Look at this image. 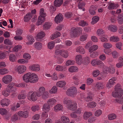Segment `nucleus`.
Wrapping results in <instances>:
<instances>
[{
    "label": "nucleus",
    "instance_id": "nucleus-53",
    "mask_svg": "<svg viewBox=\"0 0 123 123\" xmlns=\"http://www.w3.org/2000/svg\"><path fill=\"white\" fill-rule=\"evenodd\" d=\"M4 42L5 44L8 45H11L12 43V40L7 38L5 39Z\"/></svg>",
    "mask_w": 123,
    "mask_h": 123
},
{
    "label": "nucleus",
    "instance_id": "nucleus-11",
    "mask_svg": "<svg viewBox=\"0 0 123 123\" xmlns=\"http://www.w3.org/2000/svg\"><path fill=\"white\" fill-rule=\"evenodd\" d=\"M104 71L105 73H110L113 74L115 71L114 67L113 66H111L109 67H106L104 69Z\"/></svg>",
    "mask_w": 123,
    "mask_h": 123
},
{
    "label": "nucleus",
    "instance_id": "nucleus-27",
    "mask_svg": "<svg viewBox=\"0 0 123 123\" xmlns=\"http://www.w3.org/2000/svg\"><path fill=\"white\" fill-rule=\"evenodd\" d=\"M63 0H55L54 2V5L55 6L59 7L62 4Z\"/></svg>",
    "mask_w": 123,
    "mask_h": 123
},
{
    "label": "nucleus",
    "instance_id": "nucleus-49",
    "mask_svg": "<svg viewBox=\"0 0 123 123\" xmlns=\"http://www.w3.org/2000/svg\"><path fill=\"white\" fill-rule=\"evenodd\" d=\"M64 68L63 66H61L58 65H57L55 68V69L58 71H61L64 69Z\"/></svg>",
    "mask_w": 123,
    "mask_h": 123
},
{
    "label": "nucleus",
    "instance_id": "nucleus-50",
    "mask_svg": "<svg viewBox=\"0 0 123 123\" xmlns=\"http://www.w3.org/2000/svg\"><path fill=\"white\" fill-rule=\"evenodd\" d=\"M55 43L53 42H51L48 43V48L50 49H52L54 47Z\"/></svg>",
    "mask_w": 123,
    "mask_h": 123
},
{
    "label": "nucleus",
    "instance_id": "nucleus-1",
    "mask_svg": "<svg viewBox=\"0 0 123 123\" xmlns=\"http://www.w3.org/2000/svg\"><path fill=\"white\" fill-rule=\"evenodd\" d=\"M121 85L118 84L115 87V91L112 92V96L114 97H117L116 99L117 103L122 104L123 103V90L121 88Z\"/></svg>",
    "mask_w": 123,
    "mask_h": 123
},
{
    "label": "nucleus",
    "instance_id": "nucleus-36",
    "mask_svg": "<svg viewBox=\"0 0 123 123\" xmlns=\"http://www.w3.org/2000/svg\"><path fill=\"white\" fill-rule=\"evenodd\" d=\"M111 41L116 42L119 40V38L117 36H113L111 37L110 38Z\"/></svg>",
    "mask_w": 123,
    "mask_h": 123
},
{
    "label": "nucleus",
    "instance_id": "nucleus-56",
    "mask_svg": "<svg viewBox=\"0 0 123 123\" xmlns=\"http://www.w3.org/2000/svg\"><path fill=\"white\" fill-rule=\"evenodd\" d=\"M108 118L110 120L114 119L116 118V116L114 114H111L108 115Z\"/></svg>",
    "mask_w": 123,
    "mask_h": 123
},
{
    "label": "nucleus",
    "instance_id": "nucleus-39",
    "mask_svg": "<svg viewBox=\"0 0 123 123\" xmlns=\"http://www.w3.org/2000/svg\"><path fill=\"white\" fill-rule=\"evenodd\" d=\"M61 35L60 33L59 32H56L53 34L51 37V39H53L55 38L59 37Z\"/></svg>",
    "mask_w": 123,
    "mask_h": 123
},
{
    "label": "nucleus",
    "instance_id": "nucleus-57",
    "mask_svg": "<svg viewBox=\"0 0 123 123\" xmlns=\"http://www.w3.org/2000/svg\"><path fill=\"white\" fill-rule=\"evenodd\" d=\"M8 71L5 68L0 69V74H4L8 73Z\"/></svg>",
    "mask_w": 123,
    "mask_h": 123
},
{
    "label": "nucleus",
    "instance_id": "nucleus-63",
    "mask_svg": "<svg viewBox=\"0 0 123 123\" xmlns=\"http://www.w3.org/2000/svg\"><path fill=\"white\" fill-rule=\"evenodd\" d=\"M26 95L25 93L19 94L18 96V99H24L26 97Z\"/></svg>",
    "mask_w": 123,
    "mask_h": 123
},
{
    "label": "nucleus",
    "instance_id": "nucleus-34",
    "mask_svg": "<svg viewBox=\"0 0 123 123\" xmlns=\"http://www.w3.org/2000/svg\"><path fill=\"white\" fill-rule=\"evenodd\" d=\"M78 68L75 66H73L70 67L68 69L69 71L70 72H76L78 71Z\"/></svg>",
    "mask_w": 123,
    "mask_h": 123
},
{
    "label": "nucleus",
    "instance_id": "nucleus-61",
    "mask_svg": "<svg viewBox=\"0 0 123 123\" xmlns=\"http://www.w3.org/2000/svg\"><path fill=\"white\" fill-rule=\"evenodd\" d=\"M7 112V111L5 109L2 108L0 109V113L1 115H6Z\"/></svg>",
    "mask_w": 123,
    "mask_h": 123
},
{
    "label": "nucleus",
    "instance_id": "nucleus-28",
    "mask_svg": "<svg viewBox=\"0 0 123 123\" xmlns=\"http://www.w3.org/2000/svg\"><path fill=\"white\" fill-rule=\"evenodd\" d=\"M39 91L37 92L38 97H40L41 96L42 94L44 92L46 91L45 88L43 87H40L39 89Z\"/></svg>",
    "mask_w": 123,
    "mask_h": 123
},
{
    "label": "nucleus",
    "instance_id": "nucleus-18",
    "mask_svg": "<svg viewBox=\"0 0 123 123\" xmlns=\"http://www.w3.org/2000/svg\"><path fill=\"white\" fill-rule=\"evenodd\" d=\"M26 69V67L24 65L19 66L18 68V71L19 73L21 74L25 72Z\"/></svg>",
    "mask_w": 123,
    "mask_h": 123
},
{
    "label": "nucleus",
    "instance_id": "nucleus-2",
    "mask_svg": "<svg viewBox=\"0 0 123 123\" xmlns=\"http://www.w3.org/2000/svg\"><path fill=\"white\" fill-rule=\"evenodd\" d=\"M23 80L26 82L34 83L38 80L37 76L34 73H28L25 74L23 76Z\"/></svg>",
    "mask_w": 123,
    "mask_h": 123
},
{
    "label": "nucleus",
    "instance_id": "nucleus-25",
    "mask_svg": "<svg viewBox=\"0 0 123 123\" xmlns=\"http://www.w3.org/2000/svg\"><path fill=\"white\" fill-rule=\"evenodd\" d=\"M56 101L54 98H51L48 100L47 101L48 104L49 106H52L55 104Z\"/></svg>",
    "mask_w": 123,
    "mask_h": 123
},
{
    "label": "nucleus",
    "instance_id": "nucleus-23",
    "mask_svg": "<svg viewBox=\"0 0 123 123\" xmlns=\"http://www.w3.org/2000/svg\"><path fill=\"white\" fill-rule=\"evenodd\" d=\"M118 6V5L117 4H115L114 3H111L108 6V8L109 10H112L115 9Z\"/></svg>",
    "mask_w": 123,
    "mask_h": 123
},
{
    "label": "nucleus",
    "instance_id": "nucleus-58",
    "mask_svg": "<svg viewBox=\"0 0 123 123\" xmlns=\"http://www.w3.org/2000/svg\"><path fill=\"white\" fill-rule=\"evenodd\" d=\"M64 61V59L63 58L61 57H60L58 58L56 60V63L61 64Z\"/></svg>",
    "mask_w": 123,
    "mask_h": 123
},
{
    "label": "nucleus",
    "instance_id": "nucleus-3",
    "mask_svg": "<svg viewBox=\"0 0 123 123\" xmlns=\"http://www.w3.org/2000/svg\"><path fill=\"white\" fill-rule=\"evenodd\" d=\"M63 102L64 104L66 105L67 108L69 110L74 111L77 108V104L71 99L65 98L63 100Z\"/></svg>",
    "mask_w": 123,
    "mask_h": 123
},
{
    "label": "nucleus",
    "instance_id": "nucleus-13",
    "mask_svg": "<svg viewBox=\"0 0 123 123\" xmlns=\"http://www.w3.org/2000/svg\"><path fill=\"white\" fill-rule=\"evenodd\" d=\"M108 29L112 32H116L118 30L117 26L115 25H110L107 27Z\"/></svg>",
    "mask_w": 123,
    "mask_h": 123
},
{
    "label": "nucleus",
    "instance_id": "nucleus-47",
    "mask_svg": "<svg viewBox=\"0 0 123 123\" xmlns=\"http://www.w3.org/2000/svg\"><path fill=\"white\" fill-rule=\"evenodd\" d=\"M22 48V46L20 45H18L15 46L13 48L12 50L13 51L17 52L19 50H20Z\"/></svg>",
    "mask_w": 123,
    "mask_h": 123
},
{
    "label": "nucleus",
    "instance_id": "nucleus-8",
    "mask_svg": "<svg viewBox=\"0 0 123 123\" xmlns=\"http://www.w3.org/2000/svg\"><path fill=\"white\" fill-rule=\"evenodd\" d=\"M37 94V93L36 92H29L27 97L28 99L33 101H35L37 99V97L38 96Z\"/></svg>",
    "mask_w": 123,
    "mask_h": 123
},
{
    "label": "nucleus",
    "instance_id": "nucleus-9",
    "mask_svg": "<svg viewBox=\"0 0 123 123\" xmlns=\"http://www.w3.org/2000/svg\"><path fill=\"white\" fill-rule=\"evenodd\" d=\"M13 83L11 84H9L7 86L6 90L3 91L2 92L3 95L5 96H7L10 94V93L11 92V90L12 87L14 86Z\"/></svg>",
    "mask_w": 123,
    "mask_h": 123
},
{
    "label": "nucleus",
    "instance_id": "nucleus-64",
    "mask_svg": "<svg viewBox=\"0 0 123 123\" xmlns=\"http://www.w3.org/2000/svg\"><path fill=\"white\" fill-rule=\"evenodd\" d=\"M90 56L92 58L96 57L98 55V53L97 52H90Z\"/></svg>",
    "mask_w": 123,
    "mask_h": 123
},
{
    "label": "nucleus",
    "instance_id": "nucleus-10",
    "mask_svg": "<svg viewBox=\"0 0 123 123\" xmlns=\"http://www.w3.org/2000/svg\"><path fill=\"white\" fill-rule=\"evenodd\" d=\"M12 79V77L11 76L7 75L5 76L2 78V80L4 83L7 84L11 82Z\"/></svg>",
    "mask_w": 123,
    "mask_h": 123
},
{
    "label": "nucleus",
    "instance_id": "nucleus-55",
    "mask_svg": "<svg viewBox=\"0 0 123 123\" xmlns=\"http://www.w3.org/2000/svg\"><path fill=\"white\" fill-rule=\"evenodd\" d=\"M52 25V23H45L43 25V28L44 29H48Z\"/></svg>",
    "mask_w": 123,
    "mask_h": 123
},
{
    "label": "nucleus",
    "instance_id": "nucleus-33",
    "mask_svg": "<svg viewBox=\"0 0 123 123\" xmlns=\"http://www.w3.org/2000/svg\"><path fill=\"white\" fill-rule=\"evenodd\" d=\"M98 47L97 45H93L90 47L89 50V52H92L97 50L98 49Z\"/></svg>",
    "mask_w": 123,
    "mask_h": 123
},
{
    "label": "nucleus",
    "instance_id": "nucleus-7",
    "mask_svg": "<svg viewBox=\"0 0 123 123\" xmlns=\"http://www.w3.org/2000/svg\"><path fill=\"white\" fill-rule=\"evenodd\" d=\"M66 93L69 96L74 97L77 93V89L75 86L71 87L67 90Z\"/></svg>",
    "mask_w": 123,
    "mask_h": 123
},
{
    "label": "nucleus",
    "instance_id": "nucleus-21",
    "mask_svg": "<svg viewBox=\"0 0 123 123\" xmlns=\"http://www.w3.org/2000/svg\"><path fill=\"white\" fill-rule=\"evenodd\" d=\"M76 51L81 54H84L85 53L84 49L82 46H80L77 47L76 49Z\"/></svg>",
    "mask_w": 123,
    "mask_h": 123
},
{
    "label": "nucleus",
    "instance_id": "nucleus-41",
    "mask_svg": "<svg viewBox=\"0 0 123 123\" xmlns=\"http://www.w3.org/2000/svg\"><path fill=\"white\" fill-rule=\"evenodd\" d=\"M66 82L64 81H59L57 83L56 85L57 86L60 87L64 86L65 85Z\"/></svg>",
    "mask_w": 123,
    "mask_h": 123
},
{
    "label": "nucleus",
    "instance_id": "nucleus-43",
    "mask_svg": "<svg viewBox=\"0 0 123 123\" xmlns=\"http://www.w3.org/2000/svg\"><path fill=\"white\" fill-rule=\"evenodd\" d=\"M42 98L43 99H46L49 97V93L48 91H46L42 94Z\"/></svg>",
    "mask_w": 123,
    "mask_h": 123
},
{
    "label": "nucleus",
    "instance_id": "nucleus-37",
    "mask_svg": "<svg viewBox=\"0 0 123 123\" xmlns=\"http://www.w3.org/2000/svg\"><path fill=\"white\" fill-rule=\"evenodd\" d=\"M99 19V17L97 16H95L93 17L92 18V21L91 22L92 24L94 25L96 23Z\"/></svg>",
    "mask_w": 123,
    "mask_h": 123
},
{
    "label": "nucleus",
    "instance_id": "nucleus-45",
    "mask_svg": "<svg viewBox=\"0 0 123 123\" xmlns=\"http://www.w3.org/2000/svg\"><path fill=\"white\" fill-rule=\"evenodd\" d=\"M57 88L55 86H53L51 89L49 91V92L51 94L55 93L57 92Z\"/></svg>",
    "mask_w": 123,
    "mask_h": 123
},
{
    "label": "nucleus",
    "instance_id": "nucleus-44",
    "mask_svg": "<svg viewBox=\"0 0 123 123\" xmlns=\"http://www.w3.org/2000/svg\"><path fill=\"white\" fill-rule=\"evenodd\" d=\"M82 63L84 64H88L90 62L89 57H84L83 59Z\"/></svg>",
    "mask_w": 123,
    "mask_h": 123
},
{
    "label": "nucleus",
    "instance_id": "nucleus-31",
    "mask_svg": "<svg viewBox=\"0 0 123 123\" xmlns=\"http://www.w3.org/2000/svg\"><path fill=\"white\" fill-rule=\"evenodd\" d=\"M61 119L63 123H69V118L66 116H63L61 117Z\"/></svg>",
    "mask_w": 123,
    "mask_h": 123
},
{
    "label": "nucleus",
    "instance_id": "nucleus-30",
    "mask_svg": "<svg viewBox=\"0 0 123 123\" xmlns=\"http://www.w3.org/2000/svg\"><path fill=\"white\" fill-rule=\"evenodd\" d=\"M16 89L13 86L12 87V88L11 90V92L12 93L11 94V97L12 98H13L15 96L16 93Z\"/></svg>",
    "mask_w": 123,
    "mask_h": 123
},
{
    "label": "nucleus",
    "instance_id": "nucleus-26",
    "mask_svg": "<svg viewBox=\"0 0 123 123\" xmlns=\"http://www.w3.org/2000/svg\"><path fill=\"white\" fill-rule=\"evenodd\" d=\"M50 109L49 105L47 104H44L43 106V111L45 113L48 112Z\"/></svg>",
    "mask_w": 123,
    "mask_h": 123
},
{
    "label": "nucleus",
    "instance_id": "nucleus-59",
    "mask_svg": "<svg viewBox=\"0 0 123 123\" xmlns=\"http://www.w3.org/2000/svg\"><path fill=\"white\" fill-rule=\"evenodd\" d=\"M107 36L106 35H103L100 38L101 41L103 42H107L108 39L107 38Z\"/></svg>",
    "mask_w": 123,
    "mask_h": 123
},
{
    "label": "nucleus",
    "instance_id": "nucleus-20",
    "mask_svg": "<svg viewBox=\"0 0 123 123\" xmlns=\"http://www.w3.org/2000/svg\"><path fill=\"white\" fill-rule=\"evenodd\" d=\"M34 45V47L37 49L40 50L42 48V44L40 42H36Z\"/></svg>",
    "mask_w": 123,
    "mask_h": 123
},
{
    "label": "nucleus",
    "instance_id": "nucleus-19",
    "mask_svg": "<svg viewBox=\"0 0 123 123\" xmlns=\"http://www.w3.org/2000/svg\"><path fill=\"white\" fill-rule=\"evenodd\" d=\"M28 41L27 42V43L28 45L32 44L35 41V40L33 37L31 35H28L27 37Z\"/></svg>",
    "mask_w": 123,
    "mask_h": 123
},
{
    "label": "nucleus",
    "instance_id": "nucleus-4",
    "mask_svg": "<svg viewBox=\"0 0 123 123\" xmlns=\"http://www.w3.org/2000/svg\"><path fill=\"white\" fill-rule=\"evenodd\" d=\"M46 16V14L44 11V9L41 8L40 11V16L38 17V22L37 23V25H41L42 23L44 21L45 17Z\"/></svg>",
    "mask_w": 123,
    "mask_h": 123
},
{
    "label": "nucleus",
    "instance_id": "nucleus-5",
    "mask_svg": "<svg viewBox=\"0 0 123 123\" xmlns=\"http://www.w3.org/2000/svg\"><path fill=\"white\" fill-rule=\"evenodd\" d=\"M55 56L57 55H60L65 58H67L69 55V53L68 51L66 50L62 49L60 50L59 49H55Z\"/></svg>",
    "mask_w": 123,
    "mask_h": 123
},
{
    "label": "nucleus",
    "instance_id": "nucleus-22",
    "mask_svg": "<svg viewBox=\"0 0 123 123\" xmlns=\"http://www.w3.org/2000/svg\"><path fill=\"white\" fill-rule=\"evenodd\" d=\"M32 17V14L29 13L27 14L24 18V20L25 22H28Z\"/></svg>",
    "mask_w": 123,
    "mask_h": 123
},
{
    "label": "nucleus",
    "instance_id": "nucleus-40",
    "mask_svg": "<svg viewBox=\"0 0 123 123\" xmlns=\"http://www.w3.org/2000/svg\"><path fill=\"white\" fill-rule=\"evenodd\" d=\"M97 65L100 68H103V70L104 71V69L106 67H105L104 63L102 61L99 60Z\"/></svg>",
    "mask_w": 123,
    "mask_h": 123
},
{
    "label": "nucleus",
    "instance_id": "nucleus-32",
    "mask_svg": "<svg viewBox=\"0 0 123 123\" xmlns=\"http://www.w3.org/2000/svg\"><path fill=\"white\" fill-rule=\"evenodd\" d=\"M74 83L75 85H77L79 84V81L78 76L75 75H74L73 78Z\"/></svg>",
    "mask_w": 123,
    "mask_h": 123
},
{
    "label": "nucleus",
    "instance_id": "nucleus-17",
    "mask_svg": "<svg viewBox=\"0 0 123 123\" xmlns=\"http://www.w3.org/2000/svg\"><path fill=\"white\" fill-rule=\"evenodd\" d=\"M30 68L32 71H38L40 69V66L38 64L33 65L30 67Z\"/></svg>",
    "mask_w": 123,
    "mask_h": 123
},
{
    "label": "nucleus",
    "instance_id": "nucleus-46",
    "mask_svg": "<svg viewBox=\"0 0 123 123\" xmlns=\"http://www.w3.org/2000/svg\"><path fill=\"white\" fill-rule=\"evenodd\" d=\"M105 31L101 29H98L97 31V34L99 36H102L104 35Z\"/></svg>",
    "mask_w": 123,
    "mask_h": 123
},
{
    "label": "nucleus",
    "instance_id": "nucleus-52",
    "mask_svg": "<svg viewBox=\"0 0 123 123\" xmlns=\"http://www.w3.org/2000/svg\"><path fill=\"white\" fill-rule=\"evenodd\" d=\"M95 9L93 6H91L90 8L89 12L91 15H95L96 12L95 11Z\"/></svg>",
    "mask_w": 123,
    "mask_h": 123
},
{
    "label": "nucleus",
    "instance_id": "nucleus-6",
    "mask_svg": "<svg viewBox=\"0 0 123 123\" xmlns=\"http://www.w3.org/2000/svg\"><path fill=\"white\" fill-rule=\"evenodd\" d=\"M82 32L81 28L79 27L75 28H72L71 29L70 35L72 37H76L78 36L79 33H81Z\"/></svg>",
    "mask_w": 123,
    "mask_h": 123
},
{
    "label": "nucleus",
    "instance_id": "nucleus-29",
    "mask_svg": "<svg viewBox=\"0 0 123 123\" xmlns=\"http://www.w3.org/2000/svg\"><path fill=\"white\" fill-rule=\"evenodd\" d=\"M63 108L62 106L60 104H58L55 105L54 108V110L55 111H62Z\"/></svg>",
    "mask_w": 123,
    "mask_h": 123
},
{
    "label": "nucleus",
    "instance_id": "nucleus-38",
    "mask_svg": "<svg viewBox=\"0 0 123 123\" xmlns=\"http://www.w3.org/2000/svg\"><path fill=\"white\" fill-rule=\"evenodd\" d=\"M92 115V113L91 112H85L84 113V118L85 119H86Z\"/></svg>",
    "mask_w": 123,
    "mask_h": 123
},
{
    "label": "nucleus",
    "instance_id": "nucleus-60",
    "mask_svg": "<svg viewBox=\"0 0 123 123\" xmlns=\"http://www.w3.org/2000/svg\"><path fill=\"white\" fill-rule=\"evenodd\" d=\"M74 63L75 61H74L69 60L66 61V64L67 66H68L69 65L74 64Z\"/></svg>",
    "mask_w": 123,
    "mask_h": 123
},
{
    "label": "nucleus",
    "instance_id": "nucleus-15",
    "mask_svg": "<svg viewBox=\"0 0 123 123\" xmlns=\"http://www.w3.org/2000/svg\"><path fill=\"white\" fill-rule=\"evenodd\" d=\"M18 115L24 118H27L28 116V112L27 111H20L18 112Z\"/></svg>",
    "mask_w": 123,
    "mask_h": 123
},
{
    "label": "nucleus",
    "instance_id": "nucleus-42",
    "mask_svg": "<svg viewBox=\"0 0 123 123\" xmlns=\"http://www.w3.org/2000/svg\"><path fill=\"white\" fill-rule=\"evenodd\" d=\"M88 36V35L86 34H85L82 35L81 36L80 38V41L82 42L86 41L87 37Z\"/></svg>",
    "mask_w": 123,
    "mask_h": 123
},
{
    "label": "nucleus",
    "instance_id": "nucleus-51",
    "mask_svg": "<svg viewBox=\"0 0 123 123\" xmlns=\"http://www.w3.org/2000/svg\"><path fill=\"white\" fill-rule=\"evenodd\" d=\"M16 58L15 55L13 54L10 55L9 56L10 60L12 62H14L15 61Z\"/></svg>",
    "mask_w": 123,
    "mask_h": 123
},
{
    "label": "nucleus",
    "instance_id": "nucleus-16",
    "mask_svg": "<svg viewBox=\"0 0 123 123\" xmlns=\"http://www.w3.org/2000/svg\"><path fill=\"white\" fill-rule=\"evenodd\" d=\"M63 18L62 15L61 14H59L57 15L55 18V21L56 23L58 24L60 23L61 21L63 19Z\"/></svg>",
    "mask_w": 123,
    "mask_h": 123
},
{
    "label": "nucleus",
    "instance_id": "nucleus-48",
    "mask_svg": "<svg viewBox=\"0 0 123 123\" xmlns=\"http://www.w3.org/2000/svg\"><path fill=\"white\" fill-rule=\"evenodd\" d=\"M97 105L96 103L95 102H92L88 103L87 106L88 107L91 108L95 107Z\"/></svg>",
    "mask_w": 123,
    "mask_h": 123
},
{
    "label": "nucleus",
    "instance_id": "nucleus-62",
    "mask_svg": "<svg viewBox=\"0 0 123 123\" xmlns=\"http://www.w3.org/2000/svg\"><path fill=\"white\" fill-rule=\"evenodd\" d=\"M99 74L100 72L99 70H96L93 71L92 72L93 75L94 77H97Z\"/></svg>",
    "mask_w": 123,
    "mask_h": 123
},
{
    "label": "nucleus",
    "instance_id": "nucleus-54",
    "mask_svg": "<svg viewBox=\"0 0 123 123\" xmlns=\"http://www.w3.org/2000/svg\"><path fill=\"white\" fill-rule=\"evenodd\" d=\"M103 46L106 49H109L111 48L112 44L109 43H104Z\"/></svg>",
    "mask_w": 123,
    "mask_h": 123
},
{
    "label": "nucleus",
    "instance_id": "nucleus-35",
    "mask_svg": "<svg viewBox=\"0 0 123 123\" xmlns=\"http://www.w3.org/2000/svg\"><path fill=\"white\" fill-rule=\"evenodd\" d=\"M45 36L44 33L42 31L39 32L37 35V39H41Z\"/></svg>",
    "mask_w": 123,
    "mask_h": 123
},
{
    "label": "nucleus",
    "instance_id": "nucleus-24",
    "mask_svg": "<svg viewBox=\"0 0 123 123\" xmlns=\"http://www.w3.org/2000/svg\"><path fill=\"white\" fill-rule=\"evenodd\" d=\"M95 87L98 89H103L105 87V84L103 83L99 82L96 83Z\"/></svg>",
    "mask_w": 123,
    "mask_h": 123
},
{
    "label": "nucleus",
    "instance_id": "nucleus-12",
    "mask_svg": "<svg viewBox=\"0 0 123 123\" xmlns=\"http://www.w3.org/2000/svg\"><path fill=\"white\" fill-rule=\"evenodd\" d=\"M10 101L7 99L4 98L0 102V104L2 107L7 106L10 104Z\"/></svg>",
    "mask_w": 123,
    "mask_h": 123
},
{
    "label": "nucleus",
    "instance_id": "nucleus-14",
    "mask_svg": "<svg viewBox=\"0 0 123 123\" xmlns=\"http://www.w3.org/2000/svg\"><path fill=\"white\" fill-rule=\"evenodd\" d=\"M75 60L77 64L80 65L83 62L82 56L80 55H77L75 57Z\"/></svg>",
    "mask_w": 123,
    "mask_h": 123
}]
</instances>
